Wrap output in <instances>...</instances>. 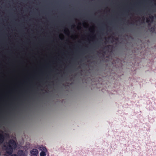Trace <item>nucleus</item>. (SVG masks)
I'll return each instance as SVG.
<instances>
[{
	"instance_id": "39448f33",
	"label": "nucleus",
	"mask_w": 156,
	"mask_h": 156,
	"mask_svg": "<svg viewBox=\"0 0 156 156\" xmlns=\"http://www.w3.org/2000/svg\"><path fill=\"white\" fill-rule=\"evenodd\" d=\"M11 156H17L16 154H14L12 155Z\"/></svg>"
},
{
	"instance_id": "20e7f679",
	"label": "nucleus",
	"mask_w": 156,
	"mask_h": 156,
	"mask_svg": "<svg viewBox=\"0 0 156 156\" xmlns=\"http://www.w3.org/2000/svg\"><path fill=\"white\" fill-rule=\"evenodd\" d=\"M18 156H27V153H24L22 151H19L18 153Z\"/></svg>"
},
{
	"instance_id": "f03ea898",
	"label": "nucleus",
	"mask_w": 156,
	"mask_h": 156,
	"mask_svg": "<svg viewBox=\"0 0 156 156\" xmlns=\"http://www.w3.org/2000/svg\"><path fill=\"white\" fill-rule=\"evenodd\" d=\"M38 149L41 151L40 153V156H46V153L47 152V149L45 147L42 145L39 146L38 147Z\"/></svg>"
},
{
	"instance_id": "7ed1b4c3",
	"label": "nucleus",
	"mask_w": 156,
	"mask_h": 156,
	"mask_svg": "<svg viewBox=\"0 0 156 156\" xmlns=\"http://www.w3.org/2000/svg\"><path fill=\"white\" fill-rule=\"evenodd\" d=\"M30 156H38L39 152L37 149H33L30 151Z\"/></svg>"
},
{
	"instance_id": "f257e3e1",
	"label": "nucleus",
	"mask_w": 156,
	"mask_h": 156,
	"mask_svg": "<svg viewBox=\"0 0 156 156\" xmlns=\"http://www.w3.org/2000/svg\"><path fill=\"white\" fill-rule=\"evenodd\" d=\"M16 147V145L15 142L13 140L10 141L6 146V151L7 153L9 154H11L12 153L13 150L15 149Z\"/></svg>"
}]
</instances>
